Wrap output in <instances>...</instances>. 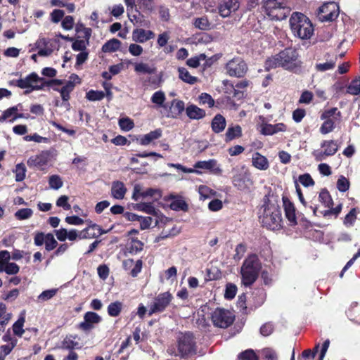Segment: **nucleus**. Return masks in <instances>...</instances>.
<instances>
[{"instance_id": "nucleus-1", "label": "nucleus", "mask_w": 360, "mask_h": 360, "mask_svg": "<svg viewBox=\"0 0 360 360\" xmlns=\"http://www.w3.org/2000/svg\"><path fill=\"white\" fill-rule=\"evenodd\" d=\"M300 66L297 53L294 49L288 48L279 53L268 58L265 62L267 70L281 67L285 70H293Z\"/></svg>"}, {"instance_id": "nucleus-2", "label": "nucleus", "mask_w": 360, "mask_h": 360, "mask_svg": "<svg viewBox=\"0 0 360 360\" xmlns=\"http://www.w3.org/2000/svg\"><path fill=\"white\" fill-rule=\"evenodd\" d=\"M259 221L268 229L276 231L282 228V217L279 207L274 203H264L259 210Z\"/></svg>"}, {"instance_id": "nucleus-3", "label": "nucleus", "mask_w": 360, "mask_h": 360, "mask_svg": "<svg viewBox=\"0 0 360 360\" xmlns=\"http://www.w3.org/2000/svg\"><path fill=\"white\" fill-rule=\"evenodd\" d=\"M262 269L258 257L255 255H249L243 262L240 269L241 281L246 286H251L257 280Z\"/></svg>"}, {"instance_id": "nucleus-4", "label": "nucleus", "mask_w": 360, "mask_h": 360, "mask_svg": "<svg viewBox=\"0 0 360 360\" xmlns=\"http://www.w3.org/2000/svg\"><path fill=\"white\" fill-rule=\"evenodd\" d=\"M81 82V79L78 75L72 74L68 80L52 79L47 82L48 86L60 93L63 102H68L70 98V93L74 90L76 84Z\"/></svg>"}, {"instance_id": "nucleus-5", "label": "nucleus", "mask_w": 360, "mask_h": 360, "mask_svg": "<svg viewBox=\"0 0 360 360\" xmlns=\"http://www.w3.org/2000/svg\"><path fill=\"white\" fill-rule=\"evenodd\" d=\"M264 8L266 20L281 21L286 18L290 13V10L283 6V3L278 0H265Z\"/></svg>"}, {"instance_id": "nucleus-6", "label": "nucleus", "mask_w": 360, "mask_h": 360, "mask_svg": "<svg viewBox=\"0 0 360 360\" xmlns=\"http://www.w3.org/2000/svg\"><path fill=\"white\" fill-rule=\"evenodd\" d=\"M232 183L240 191H248L254 185L251 174L245 166L233 169Z\"/></svg>"}, {"instance_id": "nucleus-7", "label": "nucleus", "mask_w": 360, "mask_h": 360, "mask_svg": "<svg viewBox=\"0 0 360 360\" xmlns=\"http://www.w3.org/2000/svg\"><path fill=\"white\" fill-rule=\"evenodd\" d=\"M48 81L43 77H40L37 73L32 72L25 78H21L15 82V84L20 89H30V92L34 90H41L47 86Z\"/></svg>"}, {"instance_id": "nucleus-8", "label": "nucleus", "mask_w": 360, "mask_h": 360, "mask_svg": "<svg viewBox=\"0 0 360 360\" xmlns=\"http://www.w3.org/2000/svg\"><path fill=\"white\" fill-rule=\"evenodd\" d=\"M56 155L57 152L55 149L42 150L39 153L30 157L27 164L30 167L43 169Z\"/></svg>"}, {"instance_id": "nucleus-9", "label": "nucleus", "mask_w": 360, "mask_h": 360, "mask_svg": "<svg viewBox=\"0 0 360 360\" xmlns=\"http://www.w3.org/2000/svg\"><path fill=\"white\" fill-rule=\"evenodd\" d=\"M211 319L214 326L226 328L233 323L235 315L228 309L217 308L212 312Z\"/></svg>"}, {"instance_id": "nucleus-10", "label": "nucleus", "mask_w": 360, "mask_h": 360, "mask_svg": "<svg viewBox=\"0 0 360 360\" xmlns=\"http://www.w3.org/2000/svg\"><path fill=\"white\" fill-rule=\"evenodd\" d=\"M318 19L321 21H333L339 14V6L333 1L323 4L317 10Z\"/></svg>"}, {"instance_id": "nucleus-11", "label": "nucleus", "mask_w": 360, "mask_h": 360, "mask_svg": "<svg viewBox=\"0 0 360 360\" xmlns=\"http://www.w3.org/2000/svg\"><path fill=\"white\" fill-rule=\"evenodd\" d=\"M225 69L231 77H243L248 71V65L241 58L237 57L229 60Z\"/></svg>"}, {"instance_id": "nucleus-12", "label": "nucleus", "mask_w": 360, "mask_h": 360, "mask_svg": "<svg viewBox=\"0 0 360 360\" xmlns=\"http://www.w3.org/2000/svg\"><path fill=\"white\" fill-rule=\"evenodd\" d=\"M172 299L173 296L169 292L160 293L155 297L153 303L150 305L148 316L165 311L172 302Z\"/></svg>"}, {"instance_id": "nucleus-13", "label": "nucleus", "mask_w": 360, "mask_h": 360, "mask_svg": "<svg viewBox=\"0 0 360 360\" xmlns=\"http://www.w3.org/2000/svg\"><path fill=\"white\" fill-rule=\"evenodd\" d=\"M321 147L323 150L319 149L312 152V155L316 161H322L326 157L333 155L339 148L338 143L333 140L322 141Z\"/></svg>"}, {"instance_id": "nucleus-14", "label": "nucleus", "mask_w": 360, "mask_h": 360, "mask_svg": "<svg viewBox=\"0 0 360 360\" xmlns=\"http://www.w3.org/2000/svg\"><path fill=\"white\" fill-rule=\"evenodd\" d=\"M195 342L193 336L191 333H186L181 335L179 338L178 352L179 354L175 355H180L184 356L194 352Z\"/></svg>"}, {"instance_id": "nucleus-15", "label": "nucleus", "mask_w": 360, "mask_h": 360, "mask_svg": "<svg viewBox=\"0 0 360 360\" xmlns=\"http://www.w3.org/2000/svg\"><path fill=\"white\" fill-rule=\"evenodd\" d=\"M53 50V42L45 38L39 39L30 49V51H37V55L40 56H49Z\"/></svg>"}, {"instance_id": "nucleus-16", "label": "nucleus", "mask_w": 360, "mask_h": 360, "mask_svg": "<svg viewBox=\"0 0 360 360\" xmlns=\"http://www.w3.org/2000/svg\"><path fill=\"white\" fill-rule=\"evenodd\" d=\"M194 169L198 170L199 169L208 171L214 175H221L222 169L221 165L215 159H210L208 160L198 161L194 165Z\"/></svg>"}, {"instance_id": "nucleus-17", "label": "nucleus", "mask_w": 360, "mask_h": 360, "mask_svg": "<svg viewBox=\"0 0 360 360\" xmlns=\"http://www.w3.org/2000/svg\"><path fill=\"white\" fill-rule=\"evenodd\" d=\"M101 321V317L98 314L88 311L84 316V321L79 324V328L84 332H89Z\"/></svg>"}, {"instance_id": "nucleus-18", "label": "nucleus", "mask_w": 360, "mask_h": 360, "mask_svg": "<svg viewBox=\"0 0 360 360\" xmlns=\"http://www.w3.org/2000/svg\"><path fill=\"white\" fill-rule=\"evenodd\" d=\"M185 110L184 102L180 100L174 99L169 106L167 105L164 115L167 117L177 118Z\"/></svg>"}, {"instance_id": "nucleus-19", "label": "nucleus", "mask_w": 360, "mask_h": 360, "mask_svg": "<svg viewBox=\"0 0 360 360\" xmlns=\"http://www.w3.org/2000/svg\"><path fill=\"white\" fill-rule=\"evenodd\" d=\"M292 32L300 39H309L314 33L313 24H290Z\"/></svg>"}, {"instance_id": "nucleus-20", "label": "nucleus", "mask_w": 360, "mask_h": 360, "mask_svg": "<svg viewBox=\"0 0 360 360\" xmlns=\"http://www.w3.org/2000/svg\"><path fill=\"white\" fill-rule=\"evenodd\" d=\"M283 208L285 217L290 226H294L297 224L296 209L293 203L285 197L283 198Z\"/></svg>"}, {"instance_id": "nucleus-21", "label": "nucleus", "mask_w": 360, "mask_h": 360, "mask_svg": "<svg viewBox=\"0 0 360 360\" xmlns=\"http://www.w3.org/2000/svg\"><path fill=\"white\" fill-rule=\"evenodd\" d=\"M100 226L90 222L89 226L80 231L81 239H92L105 233Z\"/></svg>"}, {"instance_id": "nucleus-22", "label": "nucleus", "mask_w": 360, "mask_h": 360, "mask_svg": "<svg viewBox=\"0 0 360 360\" xmlns=\"http://www.w3.org/2000/svg\"><path fill=\"white\" fill-rule=\"evenodd\" d=\"M287 127L283 123L276 124L264 123L261 125V133L265 136H271L281 131H285Z\"/></svg>"}, {"instance_id": "nucleus-23", "label": "nucleus", "mask_w": 360, "mask_h": 360, "mask_svg": "<svg viewBox=\"0 0 360 360\" xmlns=\"http://www.w3.org/2000/svg\"><path fill=\"white\" fill-rule=\"evenodd\" d=\"M238 0H228L221 4L219 7V13L223 18L229 16L232 12L239 8Z\"/></svg>"}, {"instance_id": "nucleus-24", "label": "nucleus", "mask_w": 360, "mask_h": 360, "mask_svg": "<svg viewBox=\"0 0 360 360\" xmlns=\"http://www.w3.org/2000/svg\"><path fill=\"white\" fill-rule=\"evenodd\" d=\"M252 165L259 170L265 171L269 169V162L265 156L256 152L252 156Z\"/></svg>"}, {"instance_id": "nucleus-25", "label": "nucleus", "mask_w": 360, "mask_h": 360, "mask_svg": "<svg viewBox=\"0 0 360 360\" xmlns=\"http://www.w3.org/2000/svg\"><path fill=\"white\" fill-rule=\"evenodd\" d=\"M162 131L161 129H156L149 133L140 136L137 139V141L141 146H148L155 140L158 139L162 136Z\"/></svg>"}, {"instance_id": "nucleus-26", "label": "nucleus", "mask_w": 360, "mask_h": 360, "mask_svg": "<svg viewBox=\"0 0 360 360\" xmlns=\"http://www.w3.org/2000/svg\"><path fill=\"white\" fill-rule=\"evenodd\" d=\"M154 33L150 30L143 29H136L132 33V39L139 43H144L154 37Z\"/></svg>"}, {"instance_id": "nucleus-27", "label": "nucleus", "mask_w": 360, "mask_h": 360, "mask_svg": "<svg viewBox=\"0 0 360 360\" xmlns=\"http://www.w3.org/2000/svg\"><path fill=\"white\" fill-rule=\"evenodd\" d=\"M127 193V188L124 183L120 181H113L111 187L112 196L118 200H122L124 198Z\"/></svg>"}, {"instance_id": "nucleus-28", "label": "nucleus", "mask_w": 360, "mask_h": 360, "mask_svg": "<svg viewBox=\"0 0 360 360\" xmlns=\"http://www.w3.org/2000/svg\"><path fill=\"white\" fill-rule=\"evenodd\" d=\"M134 71L139 74H155L156 72V67L153 64L139 62L134 63Z\"/></svg>"}, {"instance_id": "nucleus-29", "label": "nucleus", "mask_w": 360, "mask_h": 360, "mask_svg": "<svg viewBox=\"0 0 360 360\" xmlns=\"http://www.w3.org/2000/svg\"><path fill=\"white\" fill-rule=\"evenodd\" d=\"M187 116L192 120H200L203 118L206 113L203 109L198 108L195 105H189L186 108Z\"/></svg>"}, {"instance_id": "nucleus-30", "label": "nucleus", "mask_w": 360, "mask_h": 360, "mask_svg": "<svg viewBox=\"0 0 360 360\" xmlns=\"http://www.w3.org/2000/svg\"><path fill=\"white\" fill-rule=\"evenodd\" d=\"M226 122L225 118L220 114H218L212 119L211 127L214 133L223 131L226 127Z\"/></svg>"}, {"instance_id": "nucleus-31", "label": "nucleus", "mask_w": 360, "mask_h": 360, "mask_svg": "<svg viewBox=\"0 0 360 360\" xmlns=\"http://www.w3.org/2000/svg\"><path fill=\"white\" fill-rule=\"evenodd\" d=\"M242 136V129L239 125L229 126L225 134V141L229 142Z\"/></svg>"}, {"instance_id": "nucleus-32", "label": "nucleus", "mask_w": 360, "mask_h": 360, "mask_svg": "<svg viewBox=\"0 0 360 360\" xmlns=\"http://www.w3.org/2000/svg\"><path fill=\"white\" fill-rule=\"evenodd\" d=\"M20 106V104H18L17 105L8 108V109L5 110L2 112L1 115H0V123L4 122L5 121H8L9 122H14L15 112H18V107Z\"/></svg>"}, {"instance_id": "nucleus-33", "label": "nucleus", "mask_w": 360, "mask_h": 360, "mask_svg": "<svg viewBox=\"0 0 360 360\" xmlns=\"http://www.w3.org/2000/svg\"><path fill=\"white\" fill-rule=\"evenodd\" d=\"M166 100L165 94L162 91H155L151 96V102L154 103L157 108H163L164 110L167 108V105L165 104Z\"/></svg>"}, {"instance_id": "nucleus-34", "label": "nucleus", "mask_w": 360, "mask_h": 360, "mask_svg": "<svg viewBox=\"0 0 360 360\" xmlns=\"http://www.w3.org/2000/svg\"><path fill=\"white\" fill-rule=\"evenodd\" d=\"M121 42L117 39H112L105 42L102 46L104 53L115 52L120 48Z\"/></svg>"}, {"instance_id": "nucleus-35", "label": "nucleus", "mask_w": 360, "mask_h": 360, "mask_svg": "<svg viewBox=\"0 0 360 360\" xmlns=\"http://www.w3.org/2000/svg\"><path fill=\"white\" fill-rule=\"evenodd\" d=\"M75 30L78 39L89 41L91 35V30L90 28L84 27L83 24H76Z\"/></svg>"}, {"instance_id": "nucleus-36", "label": "nucleus", "mask_w": 360, "mask_h": 360, "mask_svg": "<svg viewBox=\"0 0 360 360\" xmlns=\"http://www.w3.org/2000/svg\"><path fill=\"white\" fill-rule=\"evenodd\" d=\"M123 308V304L120 301L110 303L108 307V314L110 316H118Z\"/></svg>"}, {"instance_id": "nucleus-37", "label": "nucleus", "mask_w": 360, "mask_h": 360, "mask_svg": "<svg viewBox=\"0 0 360 360\" xmlns=\"http://www.w3.org/2000/svg\"><path fill=\"white\" fill-rule=\"evenodd\" d=\"M3 340L4 341H10V343L8 345H1L0 347V351L5 355L7 356L9 354L11 351L13 349V348L17 345V340L15 338H11L8 336H4Z\"/></svg>"}, {"instance_id": "nucleus-38", "label": "nucleus", "mask_w": 360, "mask_h": 360, "mask_svg": "<svg viewBox=\"0 0 360 360\" xmlns=\"http://www.w3.org/2000/svg\"><path fill=\"white\" fill-rule=\"evenodd\" d=\"M19 266L14 262H8L0 267V272H5L8 275H14L19 272Z\"/></svg>"}, {"instance_id": "nucleus-39", "label": "nucleus", "mask_w": 360, "mask_h": 360, "mask_svg": "<svg viewBox=\"0 0 360 360\" xmlns=\"http://www.w3.org/2000/svg\"><path fill=\"white\" fill-rule=\"evenodd\" d=\"M25 321V319L24 314H22L21 316L13 323V333L18 336L22 337L25 330L23 329V326Z\"/></svg>"}, {"instance_id": "nucleus-40", "label": "nucleus", "mask_w": 360, "mask_h": 360, "mask_svg": "<svg viewBox=\"0 0 360 360\" xmlns=\"http://www.w3.org/2000/svg\"><path fill=\"white\" fill-rule=\"evenodd\" d=\"M179 78L184 82L193 84L197 82V77L191 76L185 68H179Z\"/></svg>"}, {"instance_id": "nucleus-41", "label": "nucleus", "mask_w": 360, "mask_h": 360, "mask_svg": "<svg viewBox=\"0 0 360 360\" xmlns=\"http://www.w3.org/2000/svg\"><path fill=\"white\" fill-rule=\"evenodd\" d=\"M134 209L150 214H154L155 213V209L150 202L137 203L134 206Z\"/></svg>"}, {"instance_id": "nucleus-42", "label": "nucleus", "mask_w": 360, "mask_h": 360, "mask_svg": "<svg viewBox=\"0 0 360 360\" xmlns=\"http://www.w3.org/2000/svg\"><path fill=\"white\" fill-rule=\"evenodd\" d=\"M319 201L328 208H331L333 206V200L329 194V193L323 189L322 190L319 195Z\"/></svg>"}, {"instance_id": "nucleus-43", "label": "nucleus", "mask_w": 360, "mask_h": 360, "mask_svg": "<svg viewBox=\"0 0 360 360\" xmlns=\"http://www.w3.org/2000/svg\"><path fill=\"white\" fill-rule=\"evenodd\" d=\"M198 193L201 200L210 198L216 193L213 190L205 185H201L198 187Z\"/></svg>"}, {"instance_id": "nucleus-44", "label": "nucleus", "mask_w": 360, "mask_h": 360, "mask_svg": "<svg viewBox=\"0 0 360 360\" xmlns=\"http://www.w3.org/2000/svg\"><path fill=\"white\" fill-rule=\"evenodd\" d=\"M49 184L51 189L58 190L63 186V182L60 176L54 174L49 176Z\"/></svg>"}, {"instance_id": "nucleus-45", "label": "nucleus", "mask_w": 360, "mask_h": 360, "mask_svg": "<svg viewBox=\"0 0 360 360\" xmlns=\"http://www.w3.org/2000/svg\"><path fill=\"white\" fill-rule=\"evenodd\" d=\"M11 318V314L6 313V307L4 303H0V325L4 326Z\"/></svg>"}, {"instance_id": "nucleus-46", "label": "nucleus", "mask_w": 360, "mask_h": 360, "mask_svg": "<svg viewBox=\"0 0 360 360\" xmlns=\"http://www.w3.org/2000/svg\"><path fill=\"white\" fill-rule=\"evenodd\" d=\"M57 288H52L49 290H46L43 291L39 296L37 297V300L39 302H45L53 298L56 293L58 292Z\"/></svg>"}, {"instance_id": "nucleus-47", "label": "nucleus", "mask_w": 360, "mask_h": 360, "mask_svg": "<svg viewBox=\"0 0 360 360\" xmlns=\"http://www.w3.org/2000/svg\"><path fill=\"white\" fill-rule=\"evenodd\" d=\"M143 199L153 198L155 200H158L161 197V191L157 188H148L143 189Z\"/></svg>"}, {"instance_id": "nucleus-48", "label": "nucleus", "mask_w": 360, "mask_h": 360, "mask_svg": "<svg viewBox=\"0 0 360 360\" xmlns=\"http://www.w3.org/2000/svg\"><path fill=\"white\" fill-rule=\"evenodd\" d=\"M170 207L172 210L175 211H185L187 210L188 205L184 200L180 198H174L173 201L170 204Z\"/></svg>"}, {"instance_id": "nucleus-49", "label": "nucleus", "mask_w": 360, "mask_h": 360, "mask_svg": "<svg viewBox=\"0 0 360 360\" xmlns=\"http://www.w3.org/2000/svg\"><path fill=\"white\" fill-rule=\"evenodd\" d=\"M78 345V342L75 341V338L72 336H67L64 338L61 343V348L72 351V349Z\"/></svg>"}, {"instance_id": "nucleus-50", "label": "nucleus", "mask_w": 360, "mask_h": 360, "mask_svg": "<svg viewBox=\"0 0 360 360\" xmlns=\"http://www.w3.org/2000/svg\"><path fill=\"white\" fill-rule=\"evenodd\" d=\"M347 92L352 95H358L360 93V77L351 82L347 87Z\"/></svg>"}, {"instance_id": "nucleus-51", "label": "nucleus", "mask_w": 360, "mask_h": 360, "mask_svg": "<svg viewBox=\"0 0 360 360\" xmlns=\"http://www.w3.org/2000/svg\"><path fill=\"white\" fill-rule=\"evenodd\" d=\"M15 174V181H22L25 178L26 174V168L24 164L20 163L15 166V169L14 170Z\"/></svg>"}, {"instance_id": "nucleus-52", "label": "nucleus", "mask_w": 360, "mask_h": 360, "mask_svg": "<svg viewBox=\"0 0 360 360\" xmlns=\"http://www.w3.org/2000/svg\"><path fill=\"white\" fill-rule=\"evenodd\" d=\"M33 211L30 208L20 209L15 213V217L18 220H25L30 218Z\"/></svg>"}, {"instance_id": "nucleus-53", "label": "nucleus", "mask_w": 360, "mask_h": 360, "mask_svg": "<svg viewBox=\"0 0 360 360\" xmlns=\"http://www.w3.org/2000/svg\"><path fill=\"white\" fill-rule=\"evenodd\" d=\"M119 126L122 131H129L134 127V122L129 117H124L119 120Z\"/></svg>"}, {"instance_id": "nucleus-54", "label": "nucleus", "mask_w": 360, "mask_h": 360, "mask_svg": "<svg viewBox=\"0 0 360 360\" xmlns=\"http://www.w3.org/2000/svg\"><path fill=\"white\" fill-rule=\"evenodd\" d=\"M44 244L46 250L51 251L57 247L58 242L52 233H47Z\"/></svg>"}, {"instance_id": "nucleus-55", "label": "nucleus", "mask_w": 360, "mask_h": 360, "mask_svg": "<svg viewBox=\"0 0 360 360\" xmlns=\"http://www.w3.org/2000/svg\"><path fill=\"white\" fill-rule=\"evenodd\" d=\"M289 22H311L308 17L300 12H294L290 18Z\"/></svg>"}, {"instance_id": "nucleus-56", "label": "nucleus", "mask_w": 360, "mask_h": 360, "mask_svg": "<svg viewBox=\"0 0 360 360\" xmlns=\"http://www.w3.org/2000/svg\"><path fill=\"white\" fill-rule=\"evenodd\" d=\"M325 122L322 124L320 131L323 134H327L332 131L334 129L335 121L333 119H325Z\"/></svg>"}, {"instance_id": "nucleus-57", "label": "nucleus", "mask_w": 360, "mask_h": 360, "mask_svg": "<svg viewBox=\"0 0 360 360\" xmlns=\"http://www.w3.org/2000/svg\"><path fill=\"white\" fill-rule=\"evenodd\" d=\"M105 97V94L101 91L90 90L86 94V98L91 101H101Z\"/></svg>"}, {"instance_id": "nucleus-58", "label": "nucleus", "mask_w": 360, "mask_h": 360, "mask_svg": "<svg viewBox=\"0 0 360 360\" xmlns=\"http://www.w3.org/2000/svg\"><path fill=\"white\" fill-rule=\"evenodd\" d=\"M335 60H330L323 63H317L315 65V69L319 72H326L333 70L335 66Z\"/></svg>"}, {"instance_id": "nucleus-59", "label": "nucleus", "mask_w": 360, "mask_h": 360, "mask_svg": "<svg viewBox=\"0 0 360 360\" xmlns=\"http://www.w3.org/2000/svg\"><path fill=\"white\" fill-rule=\"evenodd\" d=\"M23 139L25 141H34L36 143H48L49 139L46 137H43L39 135L37 133H34L32 135H27L24 136Z\"/></svg>"}, {"instance_id": "nucleus-60", "label": "nucleus", "mask_w": 360, "mask_h": 360, "mask_svg": "<svg viewBox=\"0 0 360 360\" xmlns=\"http://www.w3.org/2000/svg\"><path fill=\"white\" fill-rule=\"evenodd\" d=\"M236 286L234 284L229 283L226 287L224 297L227 300H231L236 296Z\"/></svg>"}, {"instance_id": "nucleus-61", "label": "nucleus", "mask_w": 360, "mask_h": 360, "mask_svg": "<svg viewBox=\"0 0 360 360\" xmlns=\"http://www.w3.org/2000/svg\"><path fill=\"white\" fill-rule=\"evenodd\" d=\"M199 101L201 104H207L210 108H212L214 105V101L212 96L207 93H202L199 96Z\"/></svg>"}, {"instance_id": "nucleus-62", "label": "nucleus", "mask_w": 360, "mask_h": 360, "mask_svg": "<svg viewBox=\"0 0 360 360\" xmlns=\"http://www.w3.org/2000/svg\"><path fill=\"white\" fill-rule=\"evenodd\" d=\"M300 183L305 187L314 185V181L309 174H304L299 176Z\"/></svg>"}, {"instance_id": "nucleus-63", "label": "nucleus", "mask_w": 360, "mask_h": 360, "mask_svg": "<svg viewBox=\"0 0 360 360\" xmlns=\"http://www.w3.org/2000/svg\"><path fill=\"white\" fill-rule=\"evenodd\" d=\"M356 219V209L353 208L350 210V212L346 215L344 224L347 226H351L353 225L354 221Z\"/></svg>"}, {"instance_id": "nucleus-64", "label": "nucleus", "mask_w": 360, "mask_h": 360, "mask_svg": "<svg viewBox=\"0 0 360 360\" xmlns=\"http://www.w3.org/2000/svg\"><path fill=\"white\" fill-rule=\"evenodd\" d=\"M349 181L345 177L341 176L337 182V188L341 192H345L349 189Z\"/></svg>"}]
</instances>
